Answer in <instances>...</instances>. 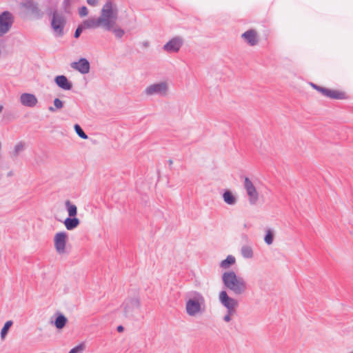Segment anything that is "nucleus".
Returning <instances> with one entry per match:
<instances>
[{"mask_svg":"<svg viewBox=\"0 0 353 353\" xmlns=\"http://www.w3.org/2000/svg\"><path fill=\"white\" fill-rule=\"evenodd\" d=\"M205 301L203 294L196 291L190 292L187 294L185 303L186 313L190 316H195L205 311Z\"/></svg>","mask_w":353,"mask_h":353,"instance_id":"nucleus-1","label":"nucleus"},{"mask_svg":"<svg viewBox=\"0 0 353 353\" xmlns=\"http://www.w3.org/2000/svg\"><path fill=\"white\" fill-rule=\"evenodd\" d=\"M222 280L225 287L235 295H241L247 290V283L244 279L238 276L233 271L225 272L222 275Z\"/></svg>","mask_w":353,"mask_h":353,"instance_id":"nucleus-2","label":"nucleus"},{"mask_svg":"<svg viewBox=\"0 0 353 353\" xmlns=\"http://www.w3.org/2000/svg\"><path fill=\"white\" fill-rule=\"evenodd\" d=\"M118 18V9L115 3L108 0L103 6L101 16L97 22H114Z\"/></svg>","mask_w":353,"mask_h":353,"instance_id":"nucleus-3","label":"nucleus"},{"mask_svg":"<svg viewBox=\"0 0 353 353\" xmlns=\"http://www.w3.org/2000/svg\"><path fill=\"white\" fill-rule=\"evenodd\" d=\"M140 306V299L138 296L127 298L122 304L124 316L127 318L133 317Z\"/></svg>","mask_w":353,"mask_h":353,"instance_id":"nucleus-4","label":"nucleus"},{"mask_svg":"<svg viewBox=\"0 0 353 353\" xmlns=\"http://www.w3.org/2000/svg\"><path fill=\"white\" fill-rule=\"evenodd\" d=\"M168 91V83L165 81H161L148 86L145 90V93L148 96L159 95L164 97L167 94Z\"/></svg>","mask_w":353,"mask_h":353,"instance_id":"nucleus-5","label":"nucleus"},{"mask_svg":"<svg viewBox=\"0 0 353 353\" xmlns=\"http://www.w3.org/2000/svg\"><path fill=\"white\" fill-rule=\"evenodd\" d=\"M243 186L248 196L250 204L256 205L259 200V193L248 177H245Z\"/></svg>","mask_w":353,"mask_h":353,"instance_id":"nucleus-6","label":"nucleus"},{"mask_svg":"<svg viewBox=\"0 0 353 353\" xmlns=\"http://www.w3.org/2000/svg\"><path fill=\"white\" fill-rule=\"evenodd\" d=\"M219 298L221 304L227 308L230 314L235 313V308L238 305V302L236 299L230 297L225 290L220 292Z\"/></svg>","mask_w":353,"mask_h":353,"instance_id":"nucleus-7","label":"nucleus"},{"mask_svg":"<svg viewBox=\"0 0 353 353\" xmlns=\"http://www.w3.org/2000/svg\"><path fill=\"white\" fill-rule=\"evenodd\" d=\"M68 239V235L65 232H57L54 237V244L56 251L58 254L65 253V246Z\"/></svg>","mask_w":353,"mask_h":353,"instance_id":"nucleus-8","label":"nucleus"},{"mask_svg":"<svg viewBox=\"0 0 353 353\" xmlns=\"http://www.w3.org/2000/svg\"><path fill=\"white\" fill-rule=\"evenodd\" d=\"M183 44V40L181 37H175L166 43L163 48L169 53L177 52Z\"/></svg>","mask_w":353,"mask_h":353,"instance_id":"nucleus-9","label":"nucleus"},{"mask_svg":"<svg viewBox=\"0 0 353 353\" xmlns=\"http://www.w3.org/2000/svg\"><path fill=\"white\" fill-rule=\"evenodd\" d=\"M100 27L104 30L112 32L114 36L121 39L124 34V30L121 28L117 23H99Z\"/></svg>","mask_w":353,"mask_h":353,"instance_id":"nucleus-10","label":"nucleus"},{"mask_svg":"<svg viewBox=\"0 0 353 353\" xmlns=\"http://www.w3.org/2000/svg\"><path fill=\"white\" fill-rule=\"evenodd\" d=\"M71 67L83 74H88L90 68L89 61L85 58L80 59L77 62L72 63Z\"/></svg>","mask_w":353,"mask_h":353,"instance_id":"nucleus-11","label":"nucleus"},{"mask_svg":"<svg viewBox=\"0 0 353 353\" xmlns=\"http://www.w3.org/2000/svg\"><path fill=\"white\" fill-rule=\"evenodd\" d=\"M20 102L24 106L32 108L37 105L38 100L33 94L23 93L20 97Z\"/></svg>","mask_w":353,"mask_h":353,"instance_id":"nucleus-12","label":"nucleus"},{"mask_svg":"<svg viewBox=\"0 0 353 353\" xmlns=\"http://www.w3.org/2000/svg\"><path fill=\"white\" fill-rule=\"evenodd\" d=\"M241 37L251 46L256 45L259 42L257 32L253 29L245 32Z\"/></svg>","mask_w":353,"mask_h":353,"instance_id":"nucleus-13","label":"nucleus"},{"mask_svg":"<svg viewBox=\"0 0 353 353\" xmlns=\"http://www.w3.org/2000/svg\"><path fill=\"white\" fill-rule=\"evenodd\" d=\"M54 81L56 84L65 90H70L72 88V84L68 81L64 75H59L55 77Z\"/></svg>","mask_w":353,"mask_h":353,"instance_id":"nucleus-14","label":"nucleus"},{"mask_svg":"<svg viewBox=\"0 0 353 353\" xmlns=\"http://www.w3.org/2000/svg\"><path fill=\"white\" fill-rule=\"evenodd\" d=\"M100 27L99 23H80L78 28L76 29L74 37L79 38L83 31L89 29H97Z\"/></svg>","mask_w":353,"mask_h":353,"instance_id":"nucleus-15","label":"nucleus"},{"mask_svg":"<svg viewBox=\"0 0 353 353\" xmlns=\"http://www.w3.org/2000/svg\"><path fill=\"white\" fill-rule=\"evenodd\" d=\"M332 99H345L347 98L344 92L327 88L325 96Z\"/></svg>","mask_w":353,"mask_h":353,"instance_id":"nucleus-16","label":"nucleus"},{"mask_svg":"<svg viewBox=\"0 0 353 353\" xmlns=\"http://www.w3.org/2000/svg\"><path fill=\"white\" fill-rule=\"evenodd\" d=\"M65 228L68 230H72L76 228L80 223V221L79 219L74 217H68L63 222Z\"/></svg>","mask_w":353,"mask_h":353,"instance_id":"nucleus-17","label":"nucleus"},{"mask_svg":"<svg viewBox=\"0 0 353 353\" xmlns=\"http://www.w3.org/2000/svg\"><path fill=\"white\" fill-rule=\"evenodd\" d=\"M223 201L228 205H234L236 203V198L233 195L232 192L226 190L223 194Z\"/></svg>","mask_w":353,"mask_h":353,"instance_id":"nucleus-18","label":"nucleus"},{"mask_svg":"<svg viewBox=\"0 0 353 353\" xmlns=\"http://www.w3.org/2000/svg\"><path fill=\"white\" fill-rule=\"evenodd\" d=\"M51 28L54 31L56 37H62L63 35V28L65 23H50Z\"/></svg>","mask_w":353,"mask_h":353,"instance_id":"nucleus-19","label":"nucleus"},{"mask_svg":"<svg viewBox=\"0 0 353 353\" xmlns=\"http://www.w3.org/2000/svg\"><path fill=\"white\" fill-rule=\"evenodd\" d=\"M235 258L232 255H228L227 258L223 260L220 263V267L223 269H228L232 265L235 263Z\"/></svg>","mask_w":353,"mask_h":353,"instance_id":"nucleus-20","label":"nucleus"},{"mask_svg":"<svg viewBox=\"0 0 353 353\" xmlns=\"http://www.w3.org/2000/svg\"><path fill=\"white\" fill-rule=\"evenodd\" d=\"M68 321L67 318L63 315L59 314L54 321V325L57 329H62L65 327Z\"/></svg>","mask_w":353,"mask_h":353,"instance_id":"nucleus-21","label":"nucleus"},{"mask_svg":"<svg viewBox=\"0 0 353 353\" xmlns=\"http://www.w3.org/2000/svg\"><path fill=\"white\" fill-rule=\"evenodd\" d=\"M65 207L67 208L68 215L70 217L76 216L77 214V208L75 205L71 203V202L68 200L65 203Z\"/></svg>","mask_w":353,"mask_h":353,"instance_id":"nucleus-22","label":"nucleus"},{"mask_svg":"<svg viewBox=\"0 0 353 353\" xmlns=\"http://www.w3.org/2000/svg\"><path fill=\"white\" fill-rule=\"evenodd\" d=\"M241 255L245 259H250L253 256L252 248L249 245H243L241 248Z\"/></svg>","mask_w":353,"mask_h":353,"instance_id":"nucleus-23","label":"nucleus"},{"mask_svg":"<svg viewBox=\"0 0 353 353\" xmlns=\"http://www.w3.org/2000/svg\"><path fill=\"white\" fill-rule=\"evenodd\" d=\"M13 20L12 14L8 11H4L0 14V22H11Z\"/></svg>","mask_w":353,"mask_h":353,"instance_id":"nucleus-24","label":"nucleus"},{"mask_svg":"<svg viewBox=\"0 0 353 353\" xmlns=\"http://www.w3.org/2000/svg\"><path fill=\"white\" fill-rule=\"evenodd\" d=\"M25 149V143L23 141H19L14 148L13 156L17 157L20 152Z\"/></svg>","mask_w":353,"mask_h":353,"instance_id":"nucleus-25","label":"nucleus"},{"mask_svg":"<svg viewBox=\"0 0 353 353\" xmlns=\"http://www.w3.org/2000/svg\"><path fill=\"white\" fill-rule=\"evenodd\" d=\"M54 108L52 107V106H50L48 108V110L50 111V112H55L57 109H61L63 108V103L62 101H61L58 98H56L54 100Z\"/></svg>","mask_w":353,"mask_h":353,"instance_id":"nucleus-26","label":"nucleus"},{"mask_svg":"<svg viewBox=\"0 0 353 353\" xmlns=\"http://www.w3.org/2000/svg\"><path fill=\"white\" fill-rule=\"evenodd\" d=\"M264 241L268 245H271L274 241V233L272 230L268 229L264 237Z\"/></svg>","mask_w":353,"mask_h":353,"instance_id":"nucleus-27","label":"nucleus"},{"mask_svg":"<svg viewBox=\"0 0 353 353\" xmlns=\"http://www.w3.org/2000/svg\"><path fill=\"white\" fill-rule=\"evenodd\" d=\"M12 321H8L7 322H6V323L4 324L3 328L1 329V338L2 339H4V337L7 334V333H8L10 327L12 326Z\"/></svg>","mask_w":353,"mask_h":353,"instance_id":"nucleus-28","label":"nucleus"},{"mask_svg":"<svg viewBox=\"0 0 353 353\" xmlns=\"http://www.w3.org/2000/svg\"><path fill=\"white\" fill-rule=\"evenodd\" d=\"M74 128L79 137L83 139H87L88 138V135L84 132L79 124H75Z\"/></svg>","mask_w":353,"mask_h":353,"instance_id":"nucleus-29","label":"nucleus"},{"mask_svg":"<svg viewBox=\"0 0 353 353\" xmlns=\"http://www.w3.org/2000/svg\"><path fill=\"white\" fill-rule=\"evenodd\" d=\"M12 23H0V37L9 31Z\"/></svg>","mask_w":353,"mask_h":353,"instance_id":"nucleus-30","label":"nucleus"},{"mask_svg":"<svg viewBox=\"0 0 353 353\" xmlns=\"http://www.w3.org/2000/svg\"><path fill=\"white\" fill-rule=\"evenodd\" d=\"M25 6L28 9L32 10L33 12L38 11L37 4L32 0L26 1Z\"/></svg>","mask_w":353,"mask_h":353,"instance_id":"nucleus-31","label":"nucleus"},{"mask_svg":"<svg viewBox=\"0 0 353 353\" xmlns=\"http://www.w3.org/2000/svg\"><path fill=\"white\" fill-rule=\"evenodd\" d=\"M84 350V345L79 344V345L72 348L68 353H81Z\"/></svg>","mask_w":353,"mask_h":353,"instance_id":"nucleus-32","label":"nucleus"},{"mask_svg":"<svg viewBox=\"0 0 353 353\" xmlns=\"http://www.w3.org/2000/svg\"><path fill=\"white\" fill-rule=\"evenodd\" d=\"M72 0H64L63 2V6L65 12L69 13L70 12V5Z\"/></svg>","mask_w":353,"mask_h":353,"instance_id":"nucleus-33","label":"nucleus"},{"mask_svg":"<svg viewBox=\"0 0 353 353\" xmlns=\"http://www.w3.org/2000/svg\"><path fill=\"white\" fill-rule=\"evenodd\" d=\"M79 14L81 17H85V16L88 15V8L85 6H82L79 10Z\"/></svg>","mask_w":353,"mask_h":353,"instance_id":"nucleus-34","label":"nucleus"},{"mask_svg":"<svg viewBox=\"0 0 353 353\" xmlns=\"http://www.w3.org/2000/svg\"><path fill=\"white\" fill-rule=\"evenodd\" d=\"M100 0H86V2L88 5L95 7L98 6Z\"/></svg>","mask_w":353,"mask_h":353,"instance_id":"nucleus-35","label":"nucleus"},{"mask_svg":"<svg viewBox=\"0 0 353 353\" xmlns=\"http://www.w3.org/2000/svg\"><path fill=\"white\" fill-rule=\"evenodd\" d=\"M327 88L320 86L318 92H319L322 95L325 97L327 92Z\"/></svg>","mask_w":353,"mask_h":353,"instance_id":"nucleus-36","label":"nucleus"},{"mask_svg":"<svg viewBox=\"0 0 353 353\" xmlns=\"http://www.w3.org/2000/svg\"><path fill=\"white\" fill-rule=\"evenodd\" d=\"M234 314H230L229 312L227 311V314L223 317V320L225 322H229L231 321V316Z\"/></svg>","mask_w":353,"mask_h":353,"instance_id":"nucleus-37","label":"nucleus"},{"mask_svg":"<svg viewBox=\"0 0 353 353\" xmlns=\"http://www.w3.org/2000/svg\"><path fill=\"white\" fill-rule=\"evenodd\" d=\"M310 85H311L313 88H314L316 90H317V91H318V90H319V87H320V85H316V84H315V83H310Z\"/></svg>","mask_w":353,"mask_h":353,"instance_id":"nucleus-38","label":"nucleus"},{"mask_svg":"<svg viewBox=\"0 0 353 353\" xmlns=\"http://www.w3.org/2000/svg\"><path fill=\"white\" fill-rule=\"evenodd\" d=\"M117 330L119 332H121L123 331V327L122 325H119Z\"/></svg>","mask_w":353,"mask_h":353,"instance_id":"nucleus-39","label":"nucleus"},{"mask_svg":"<svg viewBox=\"0 0 353 353\" xmlns=\"http://www.w3.org/2000/svg\"><path fill=\"white\" fill-rule=\"evenodd\" d=\"M51 22H52V23L57 22V17H56V14L55 13L53 14V17H52V19Z\"/></svg>","mask_w":353,"mask_h":353,"instance_id":"nucleus-40","label":"nucleus"},{"mask_svg":"<svg viewBox=\"0 0 353 353\" xmlns=\"http://www.w3.org/2000/svg\"><path fill=\"white\" fill-rule=\"evenodd\" d=\"M168 163H169V165H171L173 163L172 160L170 159V160L168 161Z\"/></svg>","mask_w":353,"mask_h":353,"instance_id":"nucleus-41","label":"nucleus"},{"mask_svg":"<svg viewBox=\"0 0 353 353\" xmlns=\"http://www.w3.org/2000/svg\"><path fill=\"white\" fill-rule=\"evenodd\" d=\"M3 108V105H0V113L2 112Z\"/></svg>","mask_w":353,"mask_h":353,"instance_id":"nucleus-42","label":"nucleus"},{"mask_svg":"<svg viewBox=\"0 0 353 353\" xmlns=\"http://www.w3.org/2000/svg\"><path fill=\"white\" fill-rule=\"evenodd\" d=\"M12 172H8V176H12Z\"/></svg>","mask_w":353,"mask_h":353,"instance_id":"nucleus-43","label":"nucleus"}]
</instances>
